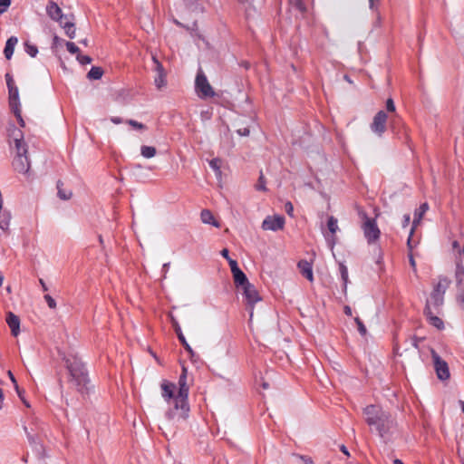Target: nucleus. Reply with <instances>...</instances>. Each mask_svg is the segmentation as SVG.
I'll list each match as a JSON object with an SVG mask.
<instances>
[{
    "label": "nucleus",
    "mask_w": 464,
    "mask_h": 464,
    "mask_svg": "<svg viewBox=\"0 0 464 464\" xmlns=\"http://www.w3.org/2000/svg\"><path fill=\"white\" fill-rule=\"evenodd\" d=\"M431 356L438 378L441 381L448 380L450 376L448 363L433 350L431 351Z\"/></svg>",
    "instance_id": "9d476101"
},
{
    "label": "nucleus",
    "mask_w": 464,
    "mask_h": 464,
    "mask_svg": "<svg viewBox=\"0 0 464 464\" xmlns=\"http://www.w3.org/2000/svg\"><path fill=\"white\" fill-rule=\"evenodd\" d=\"M209 166L216 172L217 176H220L221 175V169H220V168H221V160L220 159H218V158L212 159L209 161Z\"/></svg>",
    "instance_id": "c756f323"
},
{
    "label": "nucleus",
    "mask_w": 464,
    "mask_h": 464,
    "mask_svg": "<svg viewBox=\"0 0 464 464\" xmlns=\"http://www.w3.org/2000/svg\"><path fill=\"white\" fill-rule=\"evenodd\" d=\"M57 188H58V197L61 199L67 200V199L71 198V197L72 195V191L65 192L62 188V183L60 181L57 183Z\"/></svg>",
    "instance_id": "2f4dec72"
},
{
    "label": "nucleus",
    "mask_w": 464,
    "mask_h": 464,
    "mask_svg": "<svg viewBox=\"0 0 464 464\" xmlns=\"http://www.w3.org/2000/svg\"><path fill=\"white\" fill-rule=\"evenodd\" d=\"M386 110L389 112L394 113V115L391 118V122H390L391 129L392 130H394L396 129V125L398 123V120H397V115L395 113L396 107H395L394 102H393V100L392 98H389L386 101Z\"/></svg>",
    "instance_id": "4be33fe9"
},
{
    "label": "nucleus",
    "mask_w": 464,
    "mask_h": 464,
    "mask_svg": "<svg viewBox=\"0 0 464 464\" xmlns=\"http://www.w3.org/2000/svg\"><path fill=\"white\" fill-rule=\"evenodd\" d=\"M8 137L10 146L16 152L13 160V167L20 173H26L29 170L30 163L27 158V146L24 140V134L21 130L12 126L8 130Z\"/></svg>",
    "instance_id": "7ed1b4c3"
},
{
    "label": "nucleus",
    "mask_w": 464,
    "mask_h": 464,
    "mask_svg": "<svg viewBox=\"0 0 464 464\" xmlns=\"http://www.w3.org/2000/svg\"><path fill=\"white\" fill-rule=\"evenodd\" d=\"M410 222H411V217H410V215H409V214H405V215L403 216L402 227H408V226H409V224H410Z\"/></svg>",
    "instance_id": "8fccbe9b"
},
{
    "label": "nucleus",
    "mask_w": 464,
    "mask_h": 464,
    "mask_svg": "<svg viewBox=\"0 0 464 464\" xmlns=\"http://www.w3.org/2000/svg\"><path fill=\"white\" fill-rule=\"evenodd\" d=\"M175 389L176 386L174 383L169 382L168 381H163L161 383V395L166 401L175 399Z\"/></svg>",
    "instance_id": "a211bd4d"
},
{
    "label": "nucleus",
    "mask_w": 464,
    "mask_h": 464,
    "mask_svg": "<svg viewBox=\"0 0 464 464\" xmlns=\"http://www.w3.org/2000/svg\"><path fill=\"white\" fill-rule=\"evenodd\" d=\"M195 90L201 99L213 97L215 95L212 86L201 69L198 72L196 76Z\"/></svg>",
    "instance_id": "0eeeda50"
},
{
    "label": "nucleus",
    "mask_w": 464,
    "mask_h": 464,
    "mask_svg": "<svg viewBox=\"0 0 464 464\" xmlns=\"http://www.w3.org/2000/svg\"><path fill=\"white\" fill-rule=\"evenodd\" d=\"M388 116L385 111H380L373 117L371 124V130L378 136H382L386 130Z\"/></svg>",
    "instance_id": "9b49d317"
},
{
    "label": "nucleus",
    "mask_w": 464,
    "mask_h": 464,
    "mask_svg": "<svg viewBox=\"0 0 464 464\" xmlns=\"http://www.w3.org/2000/svg\"><path fill=\"white\" fill-rule=\"evenodd\" d=\"M409 258H410V264H411V266L413 268H415V266H416V263H415V260H414L413 256L411 255V256H409Z\"/></svg>",
    "instance_id": "bf43d9fd"
},
{
    "label": "nucleus",
    "mask_w": 464,
    "mask_h": 464,
    "mask_svg": "<svg viewBox=\"0 0 464 464\" xmlns=\"http://www.w3.org/2000/svg\"><path fill=\"white\" fill-rule=\"evenodd\" d=\"M340 450H342V452H343L345 455L349 456V451L347 450L346 447L344 445H342L340 447Z\"/></svg>",
    "instance_id": "052dcab7"
},
{
    "label": "nucleus",
    "mask_w": 464,
    "mask_h": 464,
    "mask_svg": "<svg viewBox=\"0 0 464 464\" xmlns=\"http://www.w3.org/2000/svg\"><path fill=\"white\" fill-rule=\"evenodd\" d=\"M362 229L368 244L375 243L381 235V231L374 218H368L363 214Z\"/></svg>",
    "instance_id": "423d86ee"
},
{
    "label": "nucleus",
    "mask_w": 464,
    "mask_h": 464,
    "mask_svg": "<svg viewBox=\"0 0 464 464\" xmlns=\"http://www.w3.org/2000/svg\"><path fill=\"white\" fill-rule=\"evenodd\" d=\"M102 74H103V71L101 67L93 66L89 71L87 77L90 80H99L102 78Z\"/></svg>",
    "instance_id": "c85d7f7f"
},
{
    "label": "nucleus",
    "mask_w": 464,
    "mask_h": 464,
    "mask_svg": "<svg viewBox=\"0 0 464 464\" xmlns=\"http://www.w3.org/2000/svg\"><path fill=\"white\" fill-rule=\"evenodd\" d=\"M340 273L341 277L343 281L344 288H346L347 283H348V270L347 267L344 265H340Z\"/></svg>",
    "instance_id": "473e14b6"
},
{
    "label": "nucleus",
    "mask_w": 464,
    "mask_h": 464,
    "mask_svg": "<svg viewBox=\"0 0 464 464\" xmlns=\"http://www.w3.org/2000/svg\"><path fill=\"white\" fill-rule=\"evenodd\" d=\"M62 27L64 28L65 34L70 37L71 39H73L75 37V27L72 21L67 17V19L63 20V24H60Z\"/></svg>",
    "instance_id": "bb28decb"
},
{
    "label": "nucleus",
    "mask_w": 464,
    "mask_h": 464,
    "mask_svg": "<svg viewBox=\"0 0 464 464\" xmlns=\"http://www.w3.org/2000/svg\"><path fill=\"white\" fill-rule=\"evenodd\" d=\"M11 4L10 0H0V14H4Z\"/></svg>",
    "instance_id": "58836bf2"
},
{
    "label": "nucleus",
    "mask_w": 464,
    "mask_h": 464,
    "mask_svg": "<svg viewBox=\"0 0 464 464\" xmlns=\"http://www.w3.org/2000/svg\"><path fill=\"white\" fill-rule=\"evenodd\" d=\"M201 221L205 224H210L216 227H219L220 224L215 219L212 212L208 209H203L200 214Z\"/></svg>",
    "instance_id": "5701e85b"
},
{
    "label": "nucleus",
    "mask_w": 464,
    "mask_h": 464,
    "mask_svg": "<svg viewBox=\"0 0 464 464\" xmlns=\"http://www.w3.org/2000/svg\"><path fill=\"white\" fill-rule=\"evenodd\" d=\"M448 285L449 281L446 278L440 279L434 287L430 299L428 301L427 304H429V306L431 304L434 307L440 306L443 304V296Z\"/></svg>",
    "instance_id": "6e6552de"
},
{
    "label": "nucleus",
    "mask_w": 464,
    "mask_h": 464,
    "mask_svg": "<svg viewBox=\"0 0 464 464\" xmlns=\"http://www.w3.org/2000/svg\"><path fill=\"white\" fill-rule=\"evenodd\" d=\"M24 50L31 57H35L38 53L37 47L30 42L24 43Z\"/></svg>",
    "instance_id": "7c9ffc66"
},
{
    "label": "nucleus",
    "mask_w": 464,
    "mask_h": 464,
    "mask_svg": "<svg viewBox=\"0 0 464 464\" xmlns=\"http://www.w3.org/2000/svg\"><path fill=\"white\" fill-rule=\"evenodd\" d=\"M285 212H286L290 217H293V213H294V206H293V204H292L290 201H287V202L285 204Z\"/></svg>",
    "instance_id": "a18cd8bd"
},
{
    "label": "nucleus",
    "mask_w": 464,
    "mask_h": 464,
    "mask_svg": "<svg viewBox=\"0 0 464 464\" xmlns=\"http://www.w3.org/2000/svg\"><path fill=\"white\" fill-rule=\"evenodd\" d=\"M47 14L51 19L58 21L60 24H63V20L67 19V15H63L62 9L54 2H51L46 7Z\"/></svg>",
    "instance_id": "ddd939ff"
},
{
    "label": "nucleus",
    "mask_w": 464,
    "mask_h": 464,
    "mask_svg": "<svg viewBox=\"0 0 464 464\" xmlns=\"http://www.w3.org/2000/svg\"><path fill=\"white\" fill-rule=\"evenodd\" d=\"M257 190H266L265 179L263 174L260 175L258 183L256 186Z\"/></svg>",
    "instance_id": "c03bdc74"
},
{
    "label": "nucleus",
    "mask_w": 464,
    "mask_h": 464,
    "mask_svg": "<svg viewBox=\"0 0 464 464\" xmlns=\"http://www.w3.org/2000/svg\"><path fill=\"white\" fill-rule=\"evenodd\" d=\"M111 121L113 122L114 124H120L123 121L121 118L120 117H111Z\"/></svg>",
    "instance_id": "5fc2aeb1"
},
{
    "label": "nucleus",
    "mask_w": 464,
    "mask_h": 464,
    "mask_svg": "<svg viewBox=\"0 0 464 464\" xmlns=\"http://www.w3.org/2000/svg\"><path fill=\"white\" fill-rule=\"evenodd\" d=\"M451 255L455 266L454 277L457 285V301L460 308L464 310V246L454 240Z\"/></svg>",
    "instance_id": "39448f33"
},
{
    "label": "nucleus",
    "mask_w": 464,
    "mask_h": 464,
    "mask_svg": "<svg viewBox=\"0 0 464 464\" xmlns=\"http://www.w3.org/2000/svg\"><path fill=\"white\" fill-rule=\"evenodd\" d=\"M63 361L70 373V382L79 392H83L87 391V384L89 382L88 372L81 358L75 353H68L64 355Z\"/></svg>",
    "instance_id": "20e7f679"
},
{
    "label": "nucleus",
    "mask_w": 464,
    "mask_h": 464,
    "mask_svg": "<svg viewBox=\"0 0 464 464\" xmlns=\"http://www.w3.org/2000/svg\"><path fill=\"white\" fill-rule=\"evenodd\" d=\"M362 413L366 423L374 428L382 438L388 434L395 425L392 415L379 405H368L363 408Z\"/></svg>",
    "instance_id": "f03ea898"
},
{
    "label": "nucleus",
    "mask_w": 464,
    "mask_h": 464,
    "mask_svg": "<svg viewBox=\"0 0 464 464\" xmlns=\"http://www.w3.org/2000/svg\"><path fill=\"white\" fill-rule=\"evenodd\" d=\"M8 376H9L10 380L12 381V382L14 383V385L15 386V383H17V382L11 371L8 372Z\"/></svg>",
    "instance_id": "4d7b16f0"
},
{
    "label": "nucleus",
    "mask_w": 464,
    "mask_h": 464,
    "mask_svg": "<svg viewBox=\"0 0 464 464\" xmlns=\"http://www.w3.org/2000/svg\"><path fill=\"white\" fill-rule=\"evenodd\" d=\"M22 401L24 402V404L26 407H28V408L30 407V404L28 403V401H27L24 398L22 400Z\"/></svg>",
    "instance_id": "0e129e2a"
},
{
    "label": "nucleus",
    "mask_w": 464,
    "mask_h": 464,
    "mask_svg": "<svg viewBox=\"0 0 464 464\" xmlns=\"http://www.w3.org/2000/svg\"><path fill=\"white\" fill-rule=\"evenodd\" d=\"M44 299L51 309L56 308V302L50 295H45Z\"/></svg>",
    "instance_id": "4c0bfd02"
},
{
    "label": "nucleus",
    "mask_w": 464,
    "mask_h": 464,
    "mask_svg": "<svg viewBox=\"0 0 464 464\" xmlns=\"http://www.w3.org/2000/svg\"><path fill=\"white\" fill-rule=\"evenodd\" d=\"M5 80H6V84H7L8 88L15 86L14 82V80H13L12 76L9 73L5 74Z\"/></svg>",
    "instance_id": "de8ad7c7"
},
{
    "label": "nucleus",
    "mask_w": 464,
    "mask_h": 464,
    "mask_svg": "<svg viewBox=\"0 0 464 464\" xmlns=\"http://www.w3.org/2000/svg\"><path fill=\"white\" fill-rule=\"evenodd\" d=\"M393 464H403V462L401 459H395L393 460Z\"/></svg>",
    "instance_id": "e2e57ef3"
},
{
    "label": "nucleus",
    "mask_w": 464,
    "mask_h": 464,
    "mask_svg": "<svg viewBox=\"0 0 464 464\" xmlns=\"http://www.w3.org/2000/svg\"><path fill=\"white\" fill-rule=\"evenodd\" d=\"M188 5H192L195 4L196 0H187Z\"/></svg>",
    "instance_id": "69168bd1"
},
{
    "label": "nucleus",
    "mask_w": 464,
    "mask_h": 464,
    "mask_svg": "<svg viewBox=\"0 0 464 464\" xmlns=\"http://www.w3.org/2000/svg\"><path fill=\"white\" fill-rule=\"evenodd\" d=\"M285 218L283 216H267L262 222V229L277 231L284 227Z\"/></svg>",
    "instance_id": "f8f14e48"
},
{
    "label": "nucleus",
    "mask_w": 464,
    "mask_h": 464,
    "mask_svg": "<svg viewBox=\"0 0 464 464\" xmlns=\"http://www.w3.org/2000/svg\"><path fill=\"white\" fill-rule=\"evenodd\" d=\"M369 1V7L372 10H374L376 8V3H379L380 0H368Z\"/></svg>",
    "instance_id": "864d4df0"
},
{
    "label": "nucleus",
    "mask_w": 464,
    "mask_h": 464,
    "mask_svg": "<svg viewBox=\"0 0 464 464\" xmlns=\"http://www.w3.org/2000/svg\"><path fill=\"white\" fill-rule=\"evenodd\" d=\"M300 459L304 462V464H314V461L309 457L300 456Z\"/></svg>",
    "instance_id": "603ef678"
},
{
    "label": "nucleus",
    "mask_w": 464,
    "mask_h": 464,
    "mask_svg": "<svg viewBox=\"0 0 464 464\" xmlns=\"http://www.w3.org/2000/svg\"><path fill=\"white\" fill-rule=\"evenodd\" d=\"M152 59L155 63V70L158 72V75L155 77V84L158 89H160L166 85V74L161 63L155 57Z\"/></svg>",
    "instance_id": "f3484780"
},
{
    "label": "nucleus",
    "mask_w": 464,
    "mask_h": 464,
    "mask_svg": "<svg viewBox=\"0 0 464 464\" xmlns=\"http://www.w3.org/2000/svg\"><path fill=\"white\" fill-rule=\"evenodd\" d=\"M12 111H14V115H15V116H16V118L18 119L20 125H21L22 127H24V120L22 119V116H21V110H20V108H19V107H15V109H13Z\"/></svg>",
    "instance_id": "79ce46f5"
},
{
    "label": "nucleus",
    "mask_w": 464,
    "mask_h": 464,
    "mask_svg": "<svg viewBox=\"0 0 464 464\" xmlns=\"http://www.w3.org/2000/svg\"><path fill=\"white\" fill-rule=\"evenodd\" d=\"M78 62L81 63V64H89L92 63V58L88 55H82L81 53H78L77 56H76Z\"/></svg>",
    "instance_id": "c9c22d12"
},
{
    "label": "nucleus",
    "mask_w": 464,
    "mask_h": 464,
    "mask_svg": "<svg viewBox=\"0 0 464 464\" xmlns=\"http://www.w3.org/2000/svg\"><path fill=\"white\" fill-rule=\"evenodd\" d=\"M244 297H245V300H246V304L249 306L250 308V319L253 317V308H254V305L261 301V297L257 292V290L256 289L255 285H252L251 283H249L248 285H246V286L242 287L241 289H239Z\"/></svg>",
    "instance_id": "1a4fd4ad"
},
{
    "label": "nucleus",
    "mask_w": 464,
    "mask_h": 464,
    "mask_svg": "<svg viewBox=\"0 0 464 464\" xmlns=\"http://www.w3.org/2000/svg\"><path fill=\"white\" fill-rule=\"evenodd\" d=\"M9 91V103L11 109H15V107L20 108L19 104V92L16 86L8 88Z\"/></svg>",
    "instance_id": "b1692460"
},
{
    "label": "nucleus",
    "mask_w": 464,
    "mask_h": 464,
    "mask_svg": "<svg viewBox=\"0 0 464 464\" xmlns=\"http://www.w3.org/2000/svg\"><path fill=\"white\" fill-rule=\"evenodd\" d=\"M429 209V205L428 203H422L420 208L418 209L415 210L414 212V219H413V226L411 229V234H410V237L408 238V246L410 248H411V236L414 232V228L415 227L420 223V221L421 220L423 215L426 213V211Z\"/></svg>",
    "instance_id": "4468645a"
},
{
    "label": "nucleus",
    "mask_w": 464,
    "mask_h": 464,
    "mask_svg": "<svg viewBox=\"0 0 464 464\" xmlns=\"http://www.w3.org/2000/svg\"><path fill=\"white\" fill-rule=\"evenodd\" d=\"M30 441L32 444H34V450L40 453L41 450H43V445L42 444H39L35 441V440L34 438H30Z\"/></svg>",
    "instance_id": "49530a36"
},
{
    "label": "nucleus",
    "mask_w": 464,
    "mask_h": 464,
    "mask_svg": "<svg viewBox=\"0 0 464 464\" xmlns=\"http://www.w3.org/2000/svg\"><path fill=\"white\" fill-rule=\"evenodd\" d=\"M228 264H229V266H230V269H231V273L233 274L234 272L239 270L240 268L238 267V265H237V262L232 258H228L227 260Z\"/></svg>",
    "instance_id": "a19ab883"
},
{
    "label": "nucleus",
    "mask_w": 464,
    "mask_h": 464,
    "mask_svg": "<svg viewBox=\"0 0 464 464\" xmlns=\"http://www.w3.org/2000/svg\"><path fill=\"white\" fill-rule=\"evenodd\" d=\"M99 242H100L101 245L103 244V239H102V237L101 235L99 236Z\"/></svg>",
    "instance_id": "338daca9"
},
{
    "label": "nucleus",
    "mask_w": 464,
    "mask_h": 464,
    "mask_svg": "<svg viewBox=\"0 0 464 464\" xmlns=\"http://www.w3.org/2000/svg\"><path fill=\"white\" fill-rule=\"evenodd\" d=\"M327 227H328L329 232L331 233V236L330 237L327 236L326 240H327L329 246H331V248H333L336 242L335 233L339 229L337 218H335L333 216L329 217V218L327 220Z\"/></svg>",
    "instance_id": "2eb2a0df"
},
{
    "label": "nucleus",
    "mask_w": 464,
    "mask_h": 464,
    "mask_svg": "<svg viewBox=\"0 0 464 464\" xmlns=\"http://www.w3.org/2000/svg\"><path fill=\"white\" fill-rule=\"evenodd\" d=\"M344 313H345V314H347L349 316L352 315V309H351V307L350 306H345L344 307Z\"/></svg>",
    "instance_id": "13d9d810"
},
{
    "label": "nucleus",
    "mask_w": 464,
    "mask_h": 464,
    "mask_svg": "<svg viewBox=\"0 0 464 464\" xmlns=\"http://www.w3.org/2000/svg\"><path fill=\"white\" fill-rule=\"evenodd\" d=\"M228 254H229V252L227 248H224L221 250V256L223 257H225L227 260H228V258H230Z\"/></svg>",
    "instance_id": "6e6d98bb"
},
{
    "label": "nucleus",
    "mask_w": 464,
    "mask_h": 464,
    "mask_svg": "<svg viewBox=\"0 0 464 464\" xmlns=\"http://www.w3.org/2000/svg\"><path fill=\"white\" fill-rule=\"evenodd\" d=\"M237 132L240 136H248L250 133L249 128L247 126L246 127H238L237 130Z\"/></svg>",
    "instance_id": "37998d69"
},
{
    "label": "nucleus",
    "mask_w": 464,
    "mask_h": 464,
    "mask_svg": "<svg viewBox=\"0 0 464 464\" xmlns=\"http://www.w3.org/2000/svg\"><path fill=\"white\" fill-rule=\"evenodd\" d=\"M425 314H426L430 323L433 326H435L438 329H442L443 328V322H442V320L440 318H439L438 316H435V315L431 314L430 308L429 307V304L426 305Z\"/></svg>",
    "instance_id": "393cba45"
},
{
    "label": "nucleus",
    "mask_w": 464,
    "mask_h": 464,
    "mask_svg": "<svg viewBox=\"0 0 464 464\" xmlns=\"http://www.w3.org/2000/svg\"><path fill=\"white\" fill-rule=\"evenodd\" d=\"M39 282H40V284H41V285H42V287H43V290H44V291H47V290H48V288H47V286H46V285H45L44 281L43 279H40V280H39Z\"/></svg>",
    "instance_id": "680f3d73"
},
{
    "label": "nucleus",
    "mask_w": 464,
    "mask_h": 464,
    "mask_svg": "<svg viewBox=\"0 0 464 464\" xmlns=\"http://www.w3.org/2000/svg\"><path fill=\"white\" fill-rule=\"evenodd\" d=\"M157 153L156 148L152 146L143 145L140 148V154L146 159L153 158Z\"/></svg>",
    "instance_id": "cd10ccee"
},
{
    "label": "nucleus",
    "mask_w": 464,
    "mask_h": 464,
    "mask_svg": "<svg viewBox=\"0 0 464 464\" xmlns=\"http://www.w3.org/2000/svg\"><path fill=\"white\" fill-rule=\"evenodd\" d=\"M354 321L357 324V328H358L360 334L362 336L366 335L367 329H366L365 325L363 324V323L361 321V319L359 317H355Z\"/></svg>",
    "instance_id": "72a5a7b5"
},
{
    "label": "nucleus",
    "mask_w": 464,
    "mask_h": 464,
    "mask_svg": "<svg viewBox=\"0 0 464 464\" xmlns=\"http://www.w3.org/2000/svg\"><path fill=\"white\" fill-rule=\"evenodd\" d=\"M6 323L11 329L12 334L16 337L20 333V319L12 312L6 314Z\"/></svg>",
    "instance_id": "dca6fc26"
},
{
    "label": "nucleus",
    "mask_w": 464,
    "mask_h": 464,
    "mask_svg": "<svg viewBox=\"0 0 464 464\" xmlns=\"http://www.w3.org/2000/svg\"><path fill=\"white\" fill-rule=\"evenodd\" d=\"M18 43V39L15 36H11L7 39L5 47L4 50L5 56L7 60H10L13 56L14 47Z\"/></svg>",
    "instance_id": "412c9836"
},
{
    "label": "nucleus",
    "mask_w": 464,
    "mask_h": 464,
    "mask_svg": "<svg viewBox=\"0 0 464 464\" xmlns=\"http://www.w3.org/2000/svg\"><path fill=\"white\" fill-rule=\"evenodd\" d=\"M344 79L349 82H352V81L349 79V77L347 75L344 76Z\"/></svg>",
    "instance_id": "774afa93"
},
{
    "label": "nucleus",
    "mask_w": 464,
    "mask_h": 464,
    "mask_svg": "<svg viewBox=\"0 0 464 464\" xmlns=\"http://www.w3.org/2000/svg\"><path fill=\"white\" fill-rule=\"evenodd\" d=\"M16 392H17V395L19 396V398L21 400H23L24 397V391L20 390L19 386L17 383H15V387H14Z\"/></svg>",
    "instance_id": "3c124183"
},
{
    "label": "nucleus",
    "mask_w": 464,
    "mask_h": 464,
    "mask_svg": "<svg viewBox=\"0 0 464 464\" xmlns=\"http://www.w3.org/2000/svg\"><path fill=\"white\" fill-rule=\"evenodd\" d=\"M171 322L173 324V326L175 328V332L176 334H178V337L179 339V341L182 343V344L184 345L185 349L188 352H191V348L190 346L188 345V343H187L182 332H181V329H180V326L179 324H178V322L176 321V319L174 317L171 316Z\"/></svg>",
    "instance_id": "a878e982"
},
{
    "label": "nucleus",
    "mask_w": 464,
    "mask_h": 464,
    "mask_svg": "<svg viewBox=\"0 0 464 464\" xmlns=\"http://www.w3.org/2000/svg\"><path fill=\"white\" fill-rule=\"evenodd\" d=\"M129 125H130L131 127L137 129V130H144L146 129L145 125L137 121H134V120H128L126 121Z\"/></svg>",
    "instance_id": "e433bc0d"
},
{
    "label": "nucleus",
    "mask_w": 464,
    "mask_h": 464,
    "mask_svg": "<svg viewBox=\"0 0 464 464\" xmlns=\"http://www.w3.org/2000/svg\"><path fill=\"white\" fill-rule=\"evenodd\" d=\"M66 48H67V51L72 54H78L80 52L78 46L72 42H67Z\"/></svg>",
    "instance_id": "f704fd0d"
},
{
    "label": "nucleus",
    "mask_w": 464,
    "mask_h": 464,
    "mask_svg": "<svg viewBox=\"0 0 464 464\" xmlns=\"http://www.w3.org/2000/svg\"><path fill=\"white\" fill-rule=\"evenodd\" d=\"M292 5H294L298 10L301 12L305 11V6L302 0H291Z\"/></svg>",
    "instance_id": "ea45409f"
},
{
    "label": "nucleus",
    "mask_w": 464,
    "mask_h": 464,
    "mask_svg": "<svg viewBox=\"0 0 464 464\" xmlns=\"http://www.w3.org/2000/svg\"><path fill=\"white\" fill-rule=\"evenodd\" d=\"M298 268L300 270V273L307 278L310 282H313L314 280V275H313V269L312 266L309 262L305 260H301L298 263Z\"/></svg>",
    "instance_id": "aec40b11"
},
{
    "label": "nucleus",
    "mask_w": 464,
    "mask_h": 464,
    "mask_svg": "<svg viewBox=\"0 0 464 464\" xmlns=\"http://www.w3.org/2000/svg\"><path fill=\"white\" fill-rule=\"evenodd\" d=\"M232 275L235 285L238 290L250 283L246 276L241 269L234 272Z\"/></svg>",
    "instance_id": "6ab92c4d"
},
{
    "label": "nucleus",
    "mask_w": 464,
    "mask_h": 464,
    "mask_svg": "<svg viewBox=\"0 0 464 464\" xmlns=\"http://www.w3.org/2000/svg\"><path fill=\"white\" fill-rule=\"evenodd\" d=\"M179 392L174 399L173 408L169 409L165 418L169 422L176 423L185 420L188 416L189 406L188 403V386L187 384V369H182L179 379Z\"/></svg>",
    "instance_id": "f257e3e1"
},
{
    "label": "nucleus",
    "mask_w": 464,
    "mask_h": 464,
    "mask_svg": "<svg viewBox=\"0 0 464 464\" xmlns=\"http://www.w3.org/2000/svg\"><path fill=\"white\" fill-rule=\"evenodd\" d=\"M420 340H421V339H420V338H419V337H417V336H412V337L411 338V345H412L414 348H416V349H417V348H418V346H419V343L420 342Z\"/></svg>",
    "instance_id": "09e8293b"
}]
</instances>
